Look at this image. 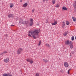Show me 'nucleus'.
Returning <instances> with one entry per match:
<instances>
[{
    "instance_id": "obj_1",
    "label": "nucleus",
    "mask_w": 76,
    "mask_h": 76,
    "mask_svg": "<svg viewBox=\"0 0 76 76\" xmlns=\"http://www.w3.org/2000/svg\"><path fill=\"white\" fill-rule=\"evenodd\" d=\"M39 31H40L39 30H38V29L34 31H29L28 35L29 37H32V36L34 39H36L37 38L36 36L38 35Z\"/></svg>"
},
{
    "instance_id": "obj_2",
    "label": "nucleus",
    "mask_w": 76,
    "mask_h": 76,
    "mask_svg": "<svg viewBox=\"0 0 76 76\" xmlns=\"http://www.w3.org/2000/svg\"><path fill=\"white\" fill-rule=\"evenodd\" d=\"M22 51H23V49L21 48H19L17 51L18 54H20Z\"/></svg>"
},
{
    "instance_id": "obj_3",
    "label": "nucleus",
    "mask_w": 76,
    "mask_h": 76,
    "mask_svg": "<svg viewBox=\"0 0 76 76\" xmlns=\"http://www.w3.org/2000/svg\"><path fill=\"white\" fill-rule=\"evenodd\" d=\"M26 61H28V62H29L31 64H32L34 63V61L32 59H31L30 58H27L26 59Z\"/></svg>"
},
{
    "instance_id": "obj_4",
    "label": "nucleus",
    "mask_w": 76,
    "mask_h": 76,
    "mask_svg": "<svg viewBox=\"0 0 76 76\" xmlns=\"http://www.w3.org/2000/svg\"><path fill=\"white\" fill-rule=\"evenodd\" d=\"M9 58H8L4 59V63H9Z\"/></svg>"
},
{
    "instance_id": "obj_5",
    "label": "nucleus",
    "mask_w": 76,
    "mask_h": 76,
    "mask_svg": "<svg viewBox=\"0 0 76 76\" xmlns=\"http://www.w3.org/2000/svg\"><path fill=\"white\" fill-rule=\"evenodd\" d=\"M33 25V19L32 18H31L30 19V26H32Z\"/></svg>"
},
{
    "instance_id": "obj_6",
    "label": "nucleus",
    "mask_w": 76,
    "mask_h": 76,
    "mask_svg": "<svg viewBox=\"0 0 76 76\" xmlns=\"http://www.w3.org/2000/svg\"><path fill=\"white\" fill-rule=\"evenodd\" d=\"M69 64L67 63V62H64V66L66 67H69Z\"/></svg>"
},
{
    "instance_id": "obj_7",
    "label": "nucleus",
    "mask_w": 76,
    "mask_h": 76,
    "mask_svg": "<svg viewBox=\"0 0 76 76\" xmlns=\"http://www.w3.org/2000/svg\"><path fill=\"white\" fill-rule=\"evenodd\" d=\"M65 45H69V44H70V41L68 40H66L65 41Z\"/></svg>"
},
{
    "instance_id": "obj_8",
    "label": "nucleus",
    "mask_w": 76,
    "mask_h": 76,
    "mask_svg": "<svg viewBox=\"0 0 76 76\" xmlns=\"http://www.w3.org/2000/svg\"><path fill=\"white\" fill-rule=\"evenodd\" d=\"M62 28H64V26H66V23H65V22H64V21H63L62 22Z\"/></svg>"
},
{
    "instance_id": "obj_9",
    "label": "nucleus",
    "mask_w": 76,
    "mask_h": 76,
    "mask_svg": "<svg viewBox=\"0 0 76 76\" xmlns=\"http://www.w3.org/2000/svg\"><path fill=\"white\" fill-rule=\"evenodd\" d=\"M2 76H12V75L9 74H5L3 75Z\"/></svg>"
},
{
    "instance_id": "obj_10",
    "label": "nucleus",
    "mask_w": 76,
    "mask_h": 76,
    "mask_svg": "<svg viewBox=\"0 0 76 76\" xmlns=\"http://www.w3.org/2000/svg\"><path fill=\"white\" fill-rule=\"evenodd\" d=\"M70 47L71 48H73V42H71L69 44Z\"/></svg>"
},
{
    "instance_id": "obj_11",
    "label": "nucleus",
    "mask_w": 76,
    "mask_h": 76,
    "mask_svg": "<svg viewBox=\"0 0 76 76\" xmlns=\"http://www.w3.org/2000/svg\"><path fill=\"white\" fill-rule=\"evenodd\" d=\"M57 21H55L54 23H51L52 25H57Z\"/></svg>"
},
{
    "instance_id": "obj_12",
    "label": "nucleus",
    "mask_w": 76,
    "mask_h": 76,
    "mask_svg": "<svg viewBox=\"0 0 76 76\" xmlns=\"http://www.w3.org/2000/svg\"><path fill=\"white\" fill-rule=\"evenodd\" d=\"M45 46L47 47H48V48H50L51 47H50V45H49V44L47 43L45 44Z\"/></svg>"
},
{
    "instance_id": "obj_13",
    "label": "nucleus",
    "mask_w": 76,
    "mask_h": 76,
    "mask_svg": "<svg viewBox=\"0 0 76 76\" xmlns=\"http://www.w3.org/2000/svg\"><path fill=\"white\" fill-rule=\"evenodd\" d=\"M28 5V4H27V3H25L23 5V7H26V6Z\"/></svg>"
},
{
    "instance_id": "obj_14",
    "label": "nucleus",
    "mask_w": 76,
    "mask_h": 76,
    "mask_svg": "<svg viewBox=\"0 0 76 76\" xmlns=\"http://www.w3.org/2000/svg\"><path fill=\"white\" fill-rule=\"evenodd\" d=\"M43 61L45 62V63H47V62H48V60L44 59H43Z\"/></svg>"
},
{
    "instance_id": "obj_15",
    "label": "nucleus",
    "mask_w": 76,
    "mask_h": 76,
    "mask_svg": "<svg viewBox=\"0 0 76 76\" xmlns=\"http://www.w3.org/2000/svg\"><path fill=\"white\" fill-rule=\"evenodd\" d=\"M72 19H73V21H74V22H76V18L73 17H72Z\"/></svg>"
},
{
    "instance_id": "obj_16",
    "label": "nucleus",
    "mask_w": 76,
    "mask_h": 76,
    "mask_svg": "<svg viewBox=\"0 0 76 76\" xmlns=\"http://www.w3.org/2000/svg\"><path fill=\"white\" fill-rule=\"evenodd\" d=\"M13 16V15L11 14H9L8 15V17L9 18H10V17H12Z\"/></svg>"
},
{
    "instance_id": "obj_17",
    "label": "nucleus",
    "mask_w": 76,
    "mask_h": 76,
    "mask_svg": "<svg viewBox=\"0 0 76 76\" xmlns=\"http://www.w3.org/2000/svg\"><path fill=\"white\" fill-rule=\"evenodd\" d=\"M13 6H14L13 4H10V7L11 8H12V7H13Z\"/></svg>"
},
{
    "instance_id": "obj_18",
    "label": "nucleus",
    "mask_w": 76,
    "mask_h": 76,
    "mask_svg": "<svg viewBox=\"0 0 76 76\" xmlns=\"http://www.w3.org/2000/svg\"><path fill=\"white\" fill-rule=\"evenodd\" d=\"M22 23H23L24 24H26V25H27L28 23V22H26V21H24L23 22H22Z\"/></svg>"
},
{
    "instance_id": "obj_19",
    "label": "nucleus",
    "mask_w": 76,
    "mask_h": 76,
    "mask_svg": "<svg viewBox=\"0 0 76 76\" xmlns=\"http://www.w3.org/2000/svg\"><path fill=\"white\" fill-rule=\"evenodd\" d=\"M67 35V32H65L63 34L64 36H66Z\"/></svg>"
},
{
    "instance_id": "obj_20",
    "label": "nucleus",
    "mask_w": 76,
    "mask_h": 76,
    "mask_svg": "<svg viewBox=\"0 0 76 76\" xmlns=\"http://www.w3.org/2000/svg\"><path fill=\"white\" fill-rule=\"evenodd\" d=\"M56 2V0H52V2L53 3V4H55V3Z\"/></svg>"
},
{
    "instance_id": "obj_21",
    "label": "nucleus",
    "mask_w": 76,
    "mask_h": 76,
    "mask_svg": "<svg viewBox=\"0 0 76 76\" xmlns=\"http://www.w3.org/2000/svg\"><path fill=\"white\" fill-rule=\"evenodd\" d=\"M62 9H63L64 10H67V8H66V7H62Z\"/></svg>"
},
{
    "instance_id": "obj_22",
    "label": "nucleus",
    "mask_w": 76,
    "mask_h": 76,
    "mask_svg": "<svg viewBox=\"0 0 76 76\" xmlns=\"http://www.w3.org/2000/svg\"><path fill=\"white\" fill-rule=\"evenodd\" d=\"M66 25H69V24H70V22L69 21H66Z\"/></svg>"
},
{
    "instance_id": "obj_23",
    "label": "nucleus",
    "mask_w": 76,
    "mask_h": 76,
    "mask_svg": "<svg viewBox=\"0 0 76 76\" xmlns=\"http://www.w3.org/2000/svg\"><path fill=\"white\" fill-rule=\"evenodd\" d=\"M35 76H39V75L38 73H36L35 75Z\"/></svg>"
},
{
    "instance_id": "obj_24",
    "label": "nucleus",
    "mask_w": 76,
    "mask_h": 76,
    "mask_svg": "<svg viewBox=\"0 0 76 76\" xmlns=\"http://www.w3.org/2000/svg\"><path fill=\"white\" fill-rule=\"evenodd\" d=\"M72 41H73L74 40V37L73 36H72Z\"/></svg>"
},
{
    "instance_id": "obj_25",
    "label": "nucleus",
    "mask_w": 76,
    "mask_h": 76,
    "mask_svg": "<svg viewBox=\"0 0 76 76\" xmlns=\"http://www.w3.org/2000/svg\"><path fill=\"white\" fill-rule=\"evenodd\" d=\"M56 7H59V5H58V4L56 5Z\"/></svg>"
},
{
    "instance_id": "obj_26",
    "label": "nucleus",
    "mask_w": 76,
    "mask_h": 76,
    "mask_svg": "<svg viewBox=\"0 0 76 76\" xmlns=\"http://www.w3.org/2000/svg\"><path fill=\"white\" fill-rule=\"evenodd\" d=\"M41 41H40L39 42V43L38 45H39V46L40 45H41Z\"/></svg>"
},
{
    "instance_id": "obj_27",
    "label": "nucleus",
    "mask_w": 76,
    "mask_h": 76,
    "mask_svg": "<svg viewBox=\"0 0 76 76\" xmlns=\"http://www.w3.org/2000/svg\"><path fill=\"white\" fill-rule=\"evenodd\" d=\"M7 53V51H5L3 52V53Z\"/></svg>"
},
{
    "instance_id": "obj_28",
    "label": "nucleus",
    "mask_w": 76,
    "mask_h": 76,
    "mask_svg": "<svg viewBox=\"0 0 76 76\" xmlns=\"http://www.w3.org/2000/svg\"><path fill=\"white\" fill-rule=\"evenodd\" d=\"M68 75H69V70H68Z\"/></svg>"
},
{
    "instance_id": "obj_29",
    "label": "nucleus",
    "mask_w": 76,
    "mask_h": 76,
    "mask_svg": "<svg viewBox=\"0 0 76 76\" xmlns=\"http://www.w3.org/2000/svg\"><path fill=\"white\" fill-rule=\"evenodd\" d=\"M34 10H32V12H33V13H34Z\"/></svg>"
},
{
    "instance_id": "obj_30",
    "label": "nucleus",
    "mask_w": 76,
    "mask_h": 76,
    "mask_svg": "<svg viewBox=\"0 0 76 76\" xmlns=\"http://www.w3.org/2000/svg\"><path fill=\"white\" fill-rule=\"evenodd\" d=\"M20 2H22V0H20Z\"/></svg>"
},
{
    "instance_id": "obj_31",
    "label": "nucleus",
    "mask_w": 76,
    "mask_h": 76,
    "mask_svg": "<svg viewBox=\"0 0 76 76\" xmlns=\"http://www.w3.org/2000/svg\"><path fill=\"white\" fill-rule=\"evenodd\" d=\"M46 23H48V20H47L46 22Z\"/></svg>"
},
{
    "instance_id": "obj_32",
    "label": "nucleus",
    "mask_w": 76,
    "mask_h": 76,
    "mask_svg": "<svg viewBox=\"0 0 76 76\" xmlns=\"http://www.w3.org/2000/svg\"><path fill=\"white\" fill-rule=\"evenodd\" d=\"M45 1V0H43V2Z\"/></svg>"
},
{
    "instance_id": "obj_33",
    "label": "nucleus",
    "mask_w": 76,
    "mask_h": 76,
    "mask_svg": "<svg viewBox=\"0 0 76 76\" xmlns=\"http://www.w3.org/2000/svg\"><path fill=\"white\" fill-rule=\"evenodd\" d=\"M20 22H22H22H21V21H20Z\"/></svg>"
},
{
    "instance_id": "obj_34",
    "label": "nucleus",
    "mask_w": 76,
    "mask_h": 76,
    "mask_svg": "<svg viewBox=\"0 0 76 76\" xmlns=\"http://www.w3.org/2000/svg\"><path fill=\"white\" fill-rule=\"evenodd\" d=\"M70 70H71V69H69V70H69V71H70Z\"/></svg>"
},
{
    "instance_id": "obj_35",
    "label": "nucleus",
    "mask_w": 76,
    "mask_h": 76,
    "mask_svg": "<svg viewBox=\"0 0 76 76\" xmlns=\"http://www.w3.org/2000/svg\"><path fill=\"white\" fill-rule=\"evenodd\" d=\"M11 26H14V25H11Z\"/></svg>"
},
{
    "instance_id": "obj_36",
    "label": "nucleus",
    "mask_w": 76,
    "mask_h": 76,
    "mask_svg": "<svg viewBox=\"0 0 76 76\" xmlns=\"http://www.w3.org/2000/svg\"><path fill=\"white\" fill-rule=\"evenodd\" d=\"M48 0H46V1H48Z\"/></svg>"
}]
</instances>
